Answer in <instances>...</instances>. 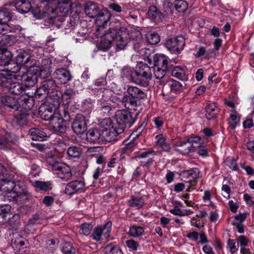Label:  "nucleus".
I'll use <instances>...</instances> for the list:
<instances>
[{
	"label": "nucleus",
	"mask_w": 254,
	"mask_h": 254,
	"mask_svg": "<svg viewBox=\"0 0 254 254\" xmlns=\"http://www.w3.org/2000/svg\"><path fill=\"white\" fill-rule=\"evenodd\" d=\"M137 113L127 110H118L115 114L116 123L120 132H124L126 127H130L135 122Z\"/></svg>",
	"instance_id": "obj_1"
},
{
	"label": "nucleus",
	"mask_w": 254,
	"mask_h": 254,
	"mask_svg": "<svg viewBox=\"0 0 254 254\" xmlns=\"http://www.w3.org/2000/svg\"><path fill=\"white\" fill-rule=\"evenodd\" d=\"M152 67L142 62L138 64L136 69L135 83L143 87H147L152 78Z\"/></svg>",
	"instance_id": "obj_2"
},
{
	"label": "nucleus",
	"mask_w": 254,
	"mask_h": 254,
	"mask_svg": "<svg viewBox=\"0 0 254 254\" xmlns=\"http://www.w3.org/2000/svg\"><path fill=\"white\" fill-rule=\"evenodd\" d=\"M58 87L56 81L52 79L44 80L35 91V97L39 101L45 99L51 90H54Z\"/></svg>",
	"instance_id": "obj_3"
},
{
	"label": "nucleus",
	"mask_w": 254,
	"mask_h": 254,
	"mask_svg": "<svg viewBox=\"0 0 254 254\" xmlns=\"http://www.w3.org/2000/svg\"><path fill=\"white\" fill-rule=\"evenodd\" d=\"M50 165L52 171L63 181L68 180L72 176L70 167L64 163L55 162L53 164H50Z\"/></svg>",
	"instance_id": "obj_4"
},
{
	"label": "nucleus",
	"mask_w": 254,
	"mask_h": 254,
	"mask_svg": "<svg viewBox=\"0 0 254 254\" xmlns=\"http://www.w3.org/2000/svg\"><path fill=\"white\" fill-rule=\"evenodd\" d=\"M167 48L172 53L178 54L183 50L185 45V39L182 36L167 40L165 43Z\"/></svg>",
	"instance_id": "obj_5"
},
{
	"label": "nucleus",
	"mask_w": 254,
	"mask_h": 254,
	"mask_svg": "<svg viewBox=\"0 0 254 254\" xmlns=\"http://www.w3.org/2000/svg\"><path fill=\"white\" fill-rule=\"evenodd\" d=\"M87 121L86 118L81 114H77L72 123L73 131L77 134H82L87 128Z\"/></svg>",
	"instance_id": "obj_6"
},
{
	"label": "nucleus",
	"mask_w": 254,
	"mask_h": 254,
	"mask_svg": "<svg viewBox=\"0 0 254 254\" xmlns=\"http://www.w3.org/2000/svg\"><path fill=\"white\" fill-rule=\"evenodd\" d=\"M11 213V206L9 205H4L0 207V225H2L8 221L12 225V220L15 221L19 219L18 214H14L12 217Z\"/></svg>",
	"instance_id": "obj_7"
},
{
	"label": "nucleus",
	"mask_w": 254,
	"mask_h": 254,
	"mask_svg": "<svg viewBox=\"0 0 254 254\" xmlns=\"http://www.w3.org/2000/svg\"><path fill=\"white\" fill-rule=\"evenodd\" d=\"M117 28H110L102 37L101 41L99 44V48L104 51L108 50L113 42L114 37L117 33Z\"/></svg>",
	"instance_id": "obj_8"
},
{
	"label": "nucleus",
	"mask_w": 254,
	"mask_h": 254,
	"mask_svg": "<svg viewBox=\"0 0 254 254\" xmlns=\"http://www.w3.org/2000/svg\"><path fill=\"white\" fill-rule=\"evenodd\" d=\"M2 83L3 87L12 94L20 95L25 91V87L19 82H12L10 80L4 78Z\"/></svg>",
	"instance_id": "obj_9"
},
{
	"label": "nucleus",
	"mask_w": 254,
	"mask_h": 254,
	"mask_svg": "<svg viewBox=\"0 0 254 254\" xmlns=\"http://www.w3.org/2000/svg\"><path fill=\"white\" fill-rule=\"evenodd\" d=\"M38 69L30 67L26 73H24L21 76V80L24 84V86L29 87L34 86L37 82Z\"/></svg>",
	"instance_id": "obj_10"
},
{
	"label": "nucleus",
	"mask_w": 254,
	"mask_h": 254,
	"mask_svg": "<svg viewBox=\"0 0 254 254\" xmlns=\"http://www.w3.org/2000/svg\"><path fill=\"white\" fill-rule=\"evenodd\" d=\"M116 31L117 33L114 36L113 42L116 44L117 49L122 50L126 48L129 41L127 32L117 28Z\"/></svg>",
	"instance_id": "obj_11"
},
{
	"label": "nucleus",
	"mask_w": 254,
	"mask_h": 254,
	"mask_svg": "<svg viewBox=\"0 0 254 254\" xmlns=\"http://www.w3.org/2000/svg\"><path fill=\"white\" fill-rule=\"evenodd\" d=\"M14 189L13 190L17 193L20 197V199L24 201L29 200L30 198L31 195L27 190L26 185L24 181L14 180Z\"/></svg>",
	"instance_id": "obj_12"
},
{
	"label": "nucleus",
	"mask_w": 254,
	"mask_h": 254,
	"mask_svg": "<svg viewBox=\"0 0 254 254\" xmlns=\"http://www.w3.org/2000/svg\"><path fill=\"white\" fill-rule=\"evenodd\" d=\"M53 14V16H47L44 19V25L50 26L53 29L63 27L65 25L64 18L61 16H56L55 13Z\"/></svg>",
	"instance_id": "obj_13"
},
{
	"label": "nucleus",
	"mask_w": 254,
	"mask_h": 254,
	"mask_svg": "<svg viewBox=\"0 0 254 254\" xmlns=\"http://www.w3.org/2000/svg\"><path fill=\"white\" fill-rule=\"evenodd\" d=\"M111 13L107 9H102L95 17V23L99 29L105 28L109 23Z\"/></svg>",
	"instance_id": "obj_14"
},
{
	"label": "nucleus",
	"mask_w": 254,
	"mask_h": 254,
	"mask_svg": "<svg viewBox=\"0 0 254 254\" xmlns=\"http://www.w3.org/2000/svg\"><path fill=\"white\" fill-rule=\"evenodd\" d=\"M119 127L115 124H113L112 128L108 130H104L102 132L103 142L104 141L113 142L119 139L118 136L123 132H120Z\"/></svg>",
	"instance_id": "obj_15"
},
{
	"label": "nucleus",
	"mask_w": 254,
	"mask_h": 254,
	"mask_svg": "<svg viewBox=\"0 0 254 254\" xmlns=\"http://www.w3.org/2000/svg\"><path fill=\"white\" fill-rule=\"evenodd\" d=\"M182 176L185 180L186 184H190L191 186H195L196 184V179L199 176V170L193 168L189 170L182 172Z\"/></svg>",
	"instance_id": "obj_16"
},
{
	"label": "nucleus",
	"mask_w": 254,
	"mask_h": 254,
	"mask_svg": "<svg viewBox=\"0 0 254 254\" xmlns=\"http://www.w3.org/2000/svg\"><path fill=\"white\" fill-rule=\"evenodd\" d=\"M1 102L5 109L10 111H18L20 108V105L18 100L12 96L5 95L1 98Z\"/></svg>",
	"instance_id": "obj_17"
},
{
	"label": "nucleus",
	"mask_w": 254,
	"mask_h": 254,
	"mask_svg": "<svg viewBox=\"0 0 254 254\" xmlns=\"http://www.w3.org/2000/svg\"><path fill=\"white\" fill-rule=\"evenodd\" d=\"M86 138L90 142H103L102 131L97 127L90 129L86 133Z\"/></svg>",
	"instance_id": "obj_18"
},
{
	"label": "nucleus",
	"mask_w": 254,
	"mask_h": 254,
	"mask_svg": "<svg viewBox=\"0 0 254 254\" xmlns=\"http://www.w3.org/2000/svg\"><path fill=\"white\" fill-rule=\"evenodd\" d=\"M14 182L13 175L8 174L0 179V190L3 192L13 190L14 189Z\"/></svg>",
	"instance_id": "obj_19"
},
{
	"label": "nucleus",
	"mask_w": 254,
	"mask_h": 254,
	"mask_svg": "<svg viewBox=\"0 0 254 254\" xmlns=\"http://www.w3.org/2000/svg\"><path fill=\"white\" fill-rule=\"evenodd\" d=\"M51 124L52 126L53 129L55 131L59 132L61 133L65 132L67 123L63 119L61 114L57 115V117L56 116Z\"/></svg>",
	"instance_id": "obj_20"
},
{
	"label": "nucleus",
	"mask_w": 254,
	"mask_h": 254,
	"mask_svg": "<svg viewBox=\"0 0 254 254\" xmlns=\"http://www.w3.org/2000/svg\"><path fill=\"white\" fill-rule=\"evenodd\" d=\"M29 115L26 112H17L14 114L12 119V124L17 127H23L26 125L28 122Z\"/></svg>",
	"instance_id": "obj_21"
},
{
	"label": "nucleus",
	"mask_w": 254,
	"mask_h": 254,
	"mask_svg": "<svg viewBox=\"0 0 254 254\" xmlns=\"http://www.w3.org/2000/svg\"><path fill=\"white\" fill-rule=\"evenodd\" d=\"M126 92L127 95L135 99H144L147 97V94L144 90L134 86H127Z\"/></svg>",
	"instance_id": "obj_22"
},
{
	"label": "nucleus",
	"mask_w": 254,
	"mask_h": 254,
	"mask_svg": "<svg viewBox=\"0 0 254 254\" xmlns=\"http://www.w3.org/2000/svg\"><path fill=\"white\" fill-rule=\"evenodd\" d=\"M39 113L43 120L49 121L51 124L57 115H60L58 113L53 112L51 108L45 106L39 108Z\"/></svg>",
	"instance_id": "obj_23"
},
{
	"label": "nucleus",
	"mask_w": 254,
	"mask_h": 254,
	"mask_svg": "<svg viewBox=\"0 0 254 254\" xmlns=\"http://www.w3.org/2000/svg\"><path fill=\"white\" fill-rule=\"evenodd\" d=\"M53 75L63 84L66 83L71 80L72 77L69 71L64 68L57 69Z\"/></svg>",
	"instance_id": "obj_24"
},
{
	"label": "nucleus",
	"mask_w": 254,
	"mask_h": 254,
	"mask_svg": "<svg viewBox=\"0 0 254 254\" xmlns=\"http://www.w3.org/2000/svg\"><path fill=\"white\" fill-rule=\"evenodd\" d=\"M86 14L90 18H95L101 10L98 4L92 1L87 2L84 6Z\"/></svg>",
	"instance_id": "obj_25"
},
{
	"label": "nucleus",
	"mask_w": 254,
	"mask_h": 254,
	"mask_svg": "<svg viewBox=\"0 0 254 254\" xmlns=\"http://www.w3.org/2000/svg\"><path fill=\"white\" fill-rule=\"evenodd\" d=\"M84 186V183L82 181L75 180L69 182L66 186L65 192L68 194H72L82 189Z\"/></svg>",
	"instance_id": "obj_26"
},
{
	"label": "nucleus",
	"mask_w": 254,
	"mask_h": 254,
	"mask_svg": "<svg viewBox=\"0 0 254 254\" xmlns=\"http://www.w3.org/2000/svg\"><path fill=\"white\" fill-rule=\"evenodd\" d=\"M29 133L33 140L43 141L49 138L43 129L32 128L29 130Z\"/></svg>",
	"instance_id": "obj_27"
},
{
	"label": "nucleus",
	"mask_w": 254,
	"mask_h": 254,
	"mask_svg": "<svg viewBox=\"0 0 254 254\" xmlns=\"http://www.w3.org/2000/svg\"><path fill=\"white\" fill-rule=\"evenodd\" d=\"M30 61L31 57L30 55L24 51L19 52L16 58V63L21 66L31 67V64H28Z\"/></svg>",
	"instance_id": "obj_28"
},
{
	"label": "nucleus",
	"mask_w": 254,
	"mask_h": 254,
	"mask_svg": "<svg viewBox=\"0 0 254 254\" xmlns=\"http://www.w3.org/2000/svg\"><path fill=\"white\" fill-rule=\"evenodd\" d=\"M15 7L21 13L28 12L33 8L31 2L27 0H19L15 3Z\"/></svg>",
	"instance_id": "obj_29"
},
{
	"label": "nucleus",
	"mask_w": 254,
	"mask_h": 254,
	"mask_svg": "<svg viewBox=\"0 0 254 254\" xmlns=\"http://www.w3.org/2000/svg\"><path fill=\"white\" fill-rule=\"evenodd\" d=\"M121 101H122V105L126 109L130 110H136L137 101L133 98L126 95L122 97V99Z\"/></svg>",
	"instance_id": "obj_30"
},
{
	"label": "nucleus",
	"mask_w": 254,
	"mask_h": 254,
	"mask_svg": "<svg viewBox=\"0 0 254 254\" xmlns=\"http://www.w3.org/2000/svg\"><path fill=\"white\" fill-rule=\"evenodd\" d=\"M176 150L183 154H188L191 152V145L188 139L179 141L175 143Z\"/></svg>",
	"instance_id": "obj_31"
},
{
	"label": "nucleus",
	"mask_w": 254,
	"mask_h": 254,
	"mask_svg": "<svg viewBox=\"0 0 254 254\" xmlns=\"http://www.w3.org/2000/svg\"><path fill=\"white\" fill-rule=\"evenodd\" d=\"M12 54L6 49H0V66H7L10 63Z\"/></svg>",
	"instance_id": "obj_32"
},
{
	"label": "nucleus",
	"mask_w": 254,
	"mask_h": 254,
	"mask_svg": "<svg viewBox=\"0 0 254 254\" xmlns=\"http://www.w3.org/2000/svg\"><path fill=\"white\" fill-rule=\"evenodd\" d=\"M153 68H167L168 61L166 56L164 55H155L153 58Z\"/></svg>",
	"instance_id": "obj_33"
},
{
	"label": "nucleus",
	"mask_w": 254,
	"mask_h": 254,
	"mask_svg": "<svg viewBox=\"0 0 254 254\" xmlns=\"http://www.w3.org/2000/svg\"><path fill=\"white\" fill-rule=\"evenodd\" d=\"M62 101L64 105H68L71 102L75 95V91L72 88H66L62 92Z\"/></svg>",
	"instance_id": "obj_34"
},
{
	"label": "nucleus",
	"mask_w": 254,
	"mask_h": 254,
	"mask_svg": "<svg viewBox=\"0 0 254 254\" xmlns=\"http://www.w3.org/2000/svg\"><path fill=\"white\" fill-rule=\"evenodd\" d=\"M62 92L58 90H51L50 92V99L51 100V104H53L55 108L58 107L62 101Z\"/></svg>",
	"instance_id": "obj_35"
},
{
	"label": "nucleus",
	"mask_w": 254,
	"mask_h": 254,
	"mask_svg": "<svg viewBox=\"0 0 254 254\" xmlns=\"http://www.w3.org/2000/svg\"><path fill=\"white\" fill-rule=\"evenodd\" d=\"M71 4V0H58L57 9L65 15L70 10Z\"/></svg>",
	"instance_id": "obj_36"
},
{
	"label": "nucleus",
	"mask_w": 254,
	"mask_h": 254,
	"mask_svg": "<svg viewBox=\"0 0 254 254\" xmlns=\"http://www.w3.org/2000/svg\"><path fill=\"white\" fill-rule=\"evenodd\" d=\"M205 116L206 118L210 120L216 117L219 112V109L214 103L208 104L205 108Z\"/></svg>",
	"instance_id": "obj_37"
},
{
	"label": "nucleus",
	"mask_w": 254,
	"mask_h": 254,
	"mask_svg": "<svg viewBox=\"0 0 254 254\" xmlns=\"http://www.w3.org/2000/svg\"><path fill=\"white\" fill-rule=\"evenodd\" d=\"M13 13L6 7H0V24H6L13 17Z\"/></svg>",
	"instance_id": "obj_38"
},
{
	"label": "nucleus",
	"mask_w": 254,
	"mask_h": 254,
	"mask_svg": "<svg viewBox=\"0 0 254 254\" xmlns=\"http://www.w3.org/2000/svg\"><path fill=\"white\" fill-rule=\"evenodd\" d=\"M156 145L158 148H161L162 150L169 152L171 149L170 144L166 141V138L162 134L156 135Z\"/></svg>",
	"instance_id": "obj_39"
},
{
	"label": "nucleus",
	"mask_w": 254,
	"mask_h": 254,
	"mask_svg": "<svg viewBox=\"0 0 254 254\" xmlns=\"http://www.w3.org/2000/svg\"><path fill=\"white\" fill-rule=\"evenodd\" d=\"M127 204L130 207L139 209L144 205V200L142 197L132 195L130 198L127 200Z\"/></svg>",
	"instance_id": "obj_40"
},
{
	"label": "nucleus",
	"mask_w": 254,
	"mask_h": 254,
	"mask_svg": "<svg viewBox=\"0 0 254 254\" xmlns=\"http://www.w3.org/2000/svg\"><path fill=\"white\" fill-rule=\"evenodd\" d=\"M148 14L149 17L155 19L156 21L161 20L164 17L163 13L154 5L149 7Z\"/></svg>",
	"instance_id": "obj_41"
},
{
	"label": "nucleus",
	"mask_w": 254,
	"mask_h": 254,
	"mask_svg": "<svg viewBox=\"0 0 254 254\" xmlns=\"http://www.w3.org/2000/svg\"><path fill=\"white\" fill-rule=\"evenodd\" d=\"M122 75L123 77L130 79V80L135 83L136 70L130 66H125L122 69Z\"/></svg>",
	"instance_id": "obj_42"
},
{
	"label": "nucleus",
	"mask_w": 254,
	"mask_h": 254,
	"mask_svg": "<svg viewBox=\"0 0 254 254\" xmlns=\"http://www.w3.org/2000/svg\"><path fill=\"white\" fill-rule=\"evenodd\" d=\"M108 92V90H102L99 89L97 91L96 93V98L99 106L103 104V103H108V96H107Z\"/></svg>",
	"instance_id": "obj_43"
},
{
	"label": "nucleus",
	"mask_w": 254,
	"mask_h": 254,
	"mask_svg": "<svg viewBox=\"0 0 254 254\" xmlns=\"http://www.w3.org/2000/svg\"><path fill=\"white\" fill-rule=\"evenodd\" d=\"M172 76L176 77L182 80H186L188 78L185 70L181 67L176 66L172 71Z\"/></svg>",
	"instance_id": "obj_44"
},
{
	"label": "nucleus",
	"mask_w": 254,
	"mask_h": 254,
	"mask_svg": "<svg viewBox=\"0 0 254 254\" xmlns=\"http://www.w3.org/2000/svg\"><path fill=\"white\" fill-rule=\"evenodd\" d=\"M167 85L170 88L171 91L174 93L180 92L184 89L183 85L179 81L175 80H170Z\"/></svg>",
	"instance_id": "obj_45"
},
{
	"label": "nucleus",
	"mask_w": 254,
	"mask_h": 254,
	"mask_svg": "<svg viewBox=\"0 0 254 254\" xmlns=\"http://www.w3.org/2000/svg\"><path fill=\"white\" fill-rule=\"evenodd\" d=\"M113 126L112 120L110 118H105L98 124L97 127L103 132L112 128Z\"/></svg>",
	"instance_id": "obj_46"
},
{
	"label": "nucleus",
	"mask_w": 254,
	"mask_h": 254,
	"mask_svg": "<svg viewBox=\"0 0 254 254\" xmlns=\"http://www.w3.org/2000/svg\"><path fill=\"white\" fill-rule=\"evenodd\" d=\"M82 153V149L80 147L72 146L67 150L68 156L71 158H79Z\"/></svg>",
	"instance_id": "obj_47"
},
{
	"label": "nucleus",
	"mask_w": 254,
	"mask_h": 254,
	"mask_svg": "<svg viewBox=\"0 0 254 254\" xmlns=\"http://www.w3.org/2000/svg\"><path fill=\"white\" fill-rule=\"evenodd\" d=\"M6 193L3 195V200L5 201H21L20 197L15 193L13 190L9 191H5Z\"/></svg>",
	"instance_id": "obj_48"
},
{
	"label": "nucleus",
	"mask_w": 254,
	"mask_h": 254,
	"mask_svg": "<svg viewBox=\"0 0 254 254\" xmlns=\"http://www.w3.org/2000/svg\"><path fill=\"white\" fill-rule=\"evenodd\" d=\"M34 187L40 190L47 191L52 189L51 184L50 182L36 181L34 183Z\"/></svg>",
	"instance_id": "obj_49"
},
{
	"label": "nucleus",
	"mask_w": 254,
	"mask_h": 254,
	"mask_svg": "<svg viewBox=\"0 0 254 254\" xmlns=\"http://www.w3.org/2000/svg\"><path fill=\"white\" fill-rule=\"evenodd\" d=\"M62 252L64 254H75L76 249L70 242H64L62 246Z\"/></svg>",
	"instance_id": "obj_50"
},
{
	"label": "nucleus",
	"mask_w": 254,
	"mask_h": 254,
	"mask_svg": "<svg viewBox=\"0 0 254 254\" xmlns=\"http://www.w3.org/2000/svg\"><path fill=\"white\" fill-rule=\"evenodd\" d=\"M20 100L22 102L21 104L22 108L25 111L31 110L34 106V101L32 97H24Z\"/></svg>",
	"instance_id": "obj_51"
},
{
	"label": "nucleus",
	"mask_w": 254,
	"mask_h": 254,
	"mask_svg": "<svg viewBox=\"0 0 254 254\" xmlns=\"http://www.w3.org/2000/svg\"><path fill=\"white\" fill-rule=\"evenodd\" d=\"M174 4L176 9L180 12L185 11L188 8L187 2L183 0H176Z\"/></svg>",
	"instance_id": "obj_52"
},
{
	"label": "nucleus",
	"mask_w": 254,
	"mask_h": 254,
	"mask_svg": "<svg viewBox=\"0 0 254 254\" xmlns=\"http://www.w3.org/2000/svg\"><path fill=\"white\" fill-rule=\"evenodd\" d=\"M34 68H37L38 69V73H37L38 76H40L42 78L48 77L51 75V71L50 70V65L45 67H42L40 68L38 66L33 67Z\"/></svg>",
	"instance_id": "obj_53"
},
{
	"label": "nucleus",
	"mask_w": 254,
	"mask_h": 254,
	"mask_svg": "<svg viewBox=\"0 0 254 254\" xmlns=\"http://www.w3.org/2000/svg\"><path fill=\"white\" fill-rule=\"evenodd\" d=\"M146 40L151 45H155L160 41V37L156 33H150L146 34Z\"/></svg>",
	"instance_id": "obj_54"
},
{
	"label": "nucleus",
	"mask_w": 254,
	"mask_h": 254,
	"mask_svg": "<svg viewBox=\"0 0 254 254\" xmlns=\"http://www.w3.org/2000/svg\"><path fill=\"white\" fill-rule=\"evenodd\" d=\"M12 142L11 140L8 138V136L0 135V149H6L10 147Z\"/></svg>",
	"instance_id": "obj_55"
},
{
	"label": "nucleus",
	"mask_w": 254,
	"mask_h": 254,
	"mask_svg": "<svg viewBox=\"0 0 254 254\" xmlns=\"http://www.w3.org/2000/svg\"><path fill=\"white\" fill-rule=\"evenodd\" d=\"M143 232L144 230L142 227L133 226L130 228L129 234L132 237H138Z\"/></svg>",
	"instance_id": "obj_56"
},
{
	"label": "nucleus",
	"mask_w": 254,
	"mask_h": 254,
	"mask_svg": "<svg viewBox=\"0 0 254 254\" xmlns=\"http://www.w3.org/2000/svg\"><path fill=\"white\" fill-rule=\"evenodd\" d=\"M136 144L137 143L133 140H131L125 144V145L122 149L123 153L125 154L130 153L133 150Z\"/></svg>",
	"instance_id": "obj_57"
},
{
	"label": "nucleus",
	"mask_w": 254,
	"mask_h": 254,
	"mask_svg": "<svg viewBox=\"0 0 254 254\" xmlns=\"http://www.w3.org/2000/svg\"><path fill=\"white\" fill-rule=\"evenodd\" d=\"M167 68H154V74L157 79H162L166 73Z\"/></svg>",
	"instance_id": "obj_58"
},
{
	"label": "nucleus",
	"mask_w": 254,
	"mask_h": 254,
	"mask_svg": "<svg viewBox=\"0 0 254 254\" xmlns=\"http://www.w3.org/2000/svg\"><path fill=\"white\" fill-rule=\"evenodd\" d=\"M7 69H8L12 73H17L20 71V69L21 67L19 64H17L16 62H14L13 61H11L10 63L7 65Z\"/></svg>",
	"instance_id": "obj_59"
},
{
	"label": "nucleus",
	"mask_w": 254,
	"mask_h": 254,
	"mask_svg": "<svg viewBox=\"0 0 254 254\" xmlns=\"http://www.w3.org/2000/svg\"><path fill=\"white\" fill-rule=\"evenodd\" d=\"M111 226L112 223L109 221L106 223L103 226H101L102 235H104L105 238L109 237Z\"/></svg>",
	"instance_id": "obj_60"
},
{
	"label": "nucleus",
	"mask_w": 254,
	"mask_h": 254,
	"mask_svg": "<svg viewBox=\"0 0 254 254\" xmlns=\"http://www.w3.org/2000/svg\"><path fill=\"white\" fill-rule=\"evenodd\" d=\"M93 227V226L91 224L84 223L81 225V229L83 234L88 236L90 234Z\"/></svg>",
	"instance_id": "obj_61"
},
{
	"label": "nucleus",
	"mask_w": 254,
	"mask_h": 254,
	"mask_svg": "<svg viewBox=\"0 0 254 254\" xmlns=\"http://www.w3.org/2000/svg\"><path fill=\"white\" fill-rule=\"evenodd\" d=\"M102 235V229L101 226H98L94 230V232L92 235L93 239L96 241H99L101 240V237Z\"/></svg>",
	"instance_id": "obj_62"
},
{
	"label": "nucleus",
	"mask_w": 254,
	"mask_h": 254,
	"mask_svg": "<svg viewBox=\"0 0 254 254\" xmlns=\"http://www.w3.org/2000/svg\"><path fill=\"white\" fill-rule=\"evenodd\" d=\"M106 249L109 250L111 254H124L123 252L117 247L114 246L112 244L108 245Z\"/></svg>",
	"instance_id": "obj_63"
},
{
	"label": "nucleus",
	"mask_w": 254,
	"mask_h": 254,
	"mask_svg": "<svg viewBox=\"0 0 254 254\" xmlns=\"http://www.w3.org/2000/svg\"><path fill=\"white\" fill-rule=\"evenodd\" d=\"M101 111L106 115H109L112 110V107L110 103H103L99 105Z\"/></svg>",
	"instance_id": "obj_64"
}]
</instances>
